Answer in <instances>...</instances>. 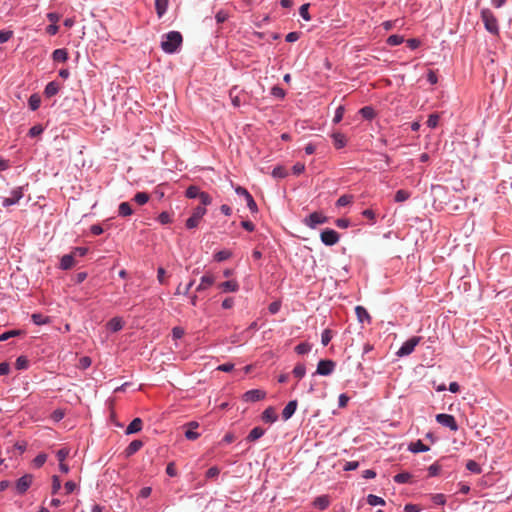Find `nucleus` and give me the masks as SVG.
Segmentation results:
<instances>
[{
  "label": "nucleus",
  "instance_id": "42",
  "mask_svg": "<svg viewBox=\"0 0 512 512\" xmlns=\"http://www.w3.org/2000/svg\"><path fill=\"white\" fill-rule=\"evenodd\" d=\"M359 112L362 115V117L366 119H372L375 116L374 109L369 106L362 108Z\"/></svg>",
  "mask_w": 512,
  "mask_h": 512
},
{
  "label": "nucleus",
  "instance_id": "4",
  "mask_svg": "<svg viewBox=\"0 0 512 512\" xmlns=\"http://www.w3.org/2000/svg\"><path fill=\"white\" fill-rule=\"evenodd\" d=\"M420 340L421 338L418 336H414L408 339L397 351V356L403 357L411 354L414 351L415 347L419 344Z\"/></svg>",
  "mask_w": 512,
  "mask_h": 512
},
{
  "label": "nucleus",
  "instance_id": "41",
  "mask_svg": "<svg viewBox=\"0 0 512 512\" xmlns=\"http://www.w3.org/2000/svg\"><path fill=\"white\" fill-rule=\"evenodd\" d=\"M305 373H306V368H305L304 364L299 363L293 369L294 376L299 378V379L304 377Z\"/></svg>",
  "mask_w": 512,
  "mask_h": 512
},
{
  "label": "nucleus",
  "instance_id": "62",
  "mask_svg": "<svg viewBox=\"0 0 512 512\" xmlns=\"http://www.w3.org/2000/svg\"><path fill=\"white\" fill-rule=\"evenodd\" d=\"M158 220L160 221V223L162 224H168L171 222V217L170 215L167 213V212H162L159 217H158Z\"/></svg>",
  "mask_w": 512,
  "mask_h": 512
},
{
  "label": "nucleus",
  "instance_id": "43",
  "mask_svg": "<svg viewBox=\"0 0 512 512\" xmlns=\"http://www.w3.org/2000/svg\"><path fill=\"white\" fill-rule=\"evenodd\" d=\"M29 361L26 357L20 356L16 359L15 366L18 370H23L28 367Z\"/></svg>",
  "mask_w": 512,
  "mask_h": 512
},
{
  "label": "nucleus",
  "instance_id": "5",
  "mask_svg": "<svg viewBox=\"0 0 512 512\" xmlns=\"http://www.w3.org/2000/svg\"><path fill=\"white\" fill-rule=\"evenodd\" d=\"M436 421L439 424L450 428V430H452V431L458 430V425H457V422L453 415L444 414V413L438 414V415H436Z\"/></svg>",
  "mask_w": 512,
  "mask_h": 512
},
{
  "label": "nucleus",
  "instance_id": "51",
  "mask_svg": "<svg viewBox=\"0 0 512 512\" xmlns=\"http://www.w3.org/2000/svg\"><path fill=\"white\" fill-rule=\"evenodd\" d=\"M351 202H352V196H350V195H342L337 200V206H340V207L346 206V205L350 204Z\"/></svg>",
  "mask_w": 512,
  "mask_h": 512
},
{
  "label": "nucleus",
  "instance_id": "45",
  "mask_svg": "<svg viewBox=\"0 0 512 512\" xmlns=\"http://www.w3.org/2000/svg\"><path fill=\"white\" fill-rule=\"evenodd\" d=\"M404 41V38L399 35H391L387 39V43L391 46H397Z\"/></svg>",
  "mask_w": 512,
  "mask_h": 512
},
{
  "label": "nucleus",
  "instance_id": "35",
  "mask_svg": "<svg viewBox=\"0 0 512 512\" xmlns=\"http://www.w3.org/2000/svg\"><path fill=\"white\" fill-rule=\"evenodd\" d=\"M367 503L371 506H376V505H384L385 504V500L379 496H376V495H373V494H369L367 496Z\"/></svg>",
  "mask_w": 512,
  "mask_h": 512
},
{
  "label": "nucleus",
  "instance_id": "2",
  "mask_svg": "<svg viewBox=\"0 0 512 512\" xmlns=\"http://www.w3.org/2000/svg\"><path fill=\"white\" fill-rule=\"evenodd\" d=\"M481 18L488 32L493 35H497L499 33L498 21L491 10L483 9L481 11Z\"/></svg>",
  "mask_w": 512,
  "mask_h": 512
},
{
  "label": "nucleus",
  "instance_id": "15",
  "mask_svg": "<svg viewBox=\"0 0 512 512\" xmlns=\"http://www.w3.org/2000/svg\"><path fill=\"white\" fill-rule=\"evenodd\" d=\"M297 401L296 400H292L290 401L283 409L282 411V417L284 420H288L289 418L292 417V415L295 413L296 411V408H297Z\"/></svg>",
  "mask_w": 512,
  "mask_h": 512
},
{
  "label": "nucleus",
  "instance_id": "3",
  "mask_svg": "<svg viewBox=\"0 0 512 512\" xmlns=\"http://www.w3.org/2000/svg\"><path fill=\"white\" fill-rule=\"evenodd\" d=\"M207 210L203 206H197L194 210L192 215L186 220V227L188 229L196 228L203 216L206 214Z\"/></svg>",
  "mask_w": 512,
  "mask_h": 512
},
{
  "label": "nucleus",
  "instance_id": "27",
  "mask_svg": "<svg viewBox=\"0 0 512 512\" xmlns=\"http://www.w3.org/2000/svg\"><path fill=\"white\" fill-rule=\"evenodd\" d=\"M55 62H65L68 59V53L65 49H56L52 53Z\"/></svg>",
  "mask_w": 512,
  "mask_h": 512
},
{
  "label": "nucleus",
  "instance_id": "55",
  "mask_svg": "<svg viewBox=\"0 0 512 512\" xmlns=\"http://www.w3.org/2000/svg\"><path fill=\"white\" fill-rule=\"evenodd\" d=\"M13 37V31H0V43H5Z\"/></svg>",
  "mask_w": 512,
  "mask_h": 512
},
{
  "label": "nucleus",
  "instance_id": "58",
  "mask_svg": "<svg viewBox=\"0 0 512 512\" xmlns=\"http://www.w3.org/2000/svg\"><path fill=\"white\" fill-rule=\"evenodd\" d=\"M47 456L45 454H39L34 459V464L36 467H41L46 462Z\"/></svg>",
  "mask_w": 512,
  "mask_h": 512
},
{
  "label": "nucleus",
  "instance_id": "33",
  "mask_svg": "<svg viewBox=\"0 0 512 512\" xmlns=\"http://www.w3.org/2000/svg\"><path fill=\"white\" fill-rule=\"evenodd\" d=\"M149 198H150V196H149L148 193H146V192H138L134 196V201L138 205H144V204H146L149 201Z\"/></svg>",
  "mask_w": 512,
  "mask_h": 512
},
{
  "label": "nucleus",
  "instance_id": "59",
  "mask_svg": "<svg viewBox=\"0 0 512 512\" xmlns=\"http://www.w3.org/2000/svg\"><path fill=\"white\" fill-rule=\"evenodd\" d=\"M432 500L435 504H438V505H444L446 502V498L443 494L433 495Z\"/></svg>",
  "mask_w": 512,
  "mask_h": 512
},
{
  "label": "nucleus",
  "instance_id": "18",
  "mask_svg": "<svg viewBox=\"0 0 512 512\" xmlns=\"http://www.w3.org/2000/svg\"><path fill=\"white\" fill-rule=\"evenodd\" d=\"M74 258H75V256L72 253L64 255L61 258L60 267L63 270H68V269L72 268L75 265Z\"/></svg>",
  "mask_w": 512,
  "mask_h": 512
},
{
  "label": "nucleus",
  "instance_id": "44",
  "mask_svg": "<svg viewBox=\"0 0 512 512\" xmlns=\"http://www.w3.org/2000/svg\"><path fill=\"white\" fill-rule=\"evenodd\" d=\"M309 6L310 4L306 3V4H303L300 9H299V13L301 15V17L306 20V21H310L311 20V16L309 14Z\"/></svg>",
  "mask_w": 512,
  "mask_h": 512
},
{
  "label": "nucleus",
  "instance_id": "20",
  "mask_svg": "<svg viewBox=\"0 0 512 512\" xmlns=\"http://www.w3.org/2000/svg\"><path fill=\"white\" fill-rule=\"evenodd\" d=\"M142 429V420L140 418H135L126 428V434L137 433Z\"/></svg>",
  "mask_w": 512,
  "mask_h": 512
},
{
  "label": "nucleus",
  "instance_id": "40",
  "mask_svg": "<svg viewBox=\"0 0 512 512\" xmlns=\"http://www.w3.org/2000/svg\"><path fill=\"white\" fill-rule=\"evenodd\" d=\"M466 468H467V470H469L472 473H475V474L481 473V467L474 460H469L466 464Z\"/></svg>",
  "mask_w": 512,
  "mask_h": 512
},
{
  "label": "nucleus",
  "instance_id": "37",
  "mask_svg": "<svg viewBox=\"0 0 512 512\" xmlns=\"http://www.w3.org/2000/svg\"><path fill=\"white\" fill-rule=\"evenodd\" d=\"M200 191L199 187L191 185L186 189V197L193 199L199 197Z\"/></svg>",
  "mask_w": 512,
  "mask_h": 512
},
{
  "label": "nucleus",
  "instance_id": "6",
  "mask_svg": "<svg viewBox=\"0 0 512 512\" xmlns=\"http://www.w3.org/2000/svg\"><path fill=\"white\" fill-rule=\"evenodd\" d=\"M321 241L327 246H333L339 241V234L332 229H326L321 232Z\"/></svg>",
  "mask_w": 512,
  "mask_h": 512
},
{
  "label": "nucleus",
  "instance_id": "30",
  "mask_svg": "<svg viewBox=\"0 0 512 512\" xmlns=\"http://www.w3.org/2000/svg\"><path fill=\"white\" fill-rule=\"evenodd\" d=\"M118 213L122 217H127L133 214L131 205L128 202H122L119 205Z\"/></svg>",
  "mask_w": 512,
  "mask_h": 512
},
{
  "label": "nucleus",
  "instance_id": "17",
  "mask_svg": "<svg viewBox=\"0 0 512 512\" xmlns=\"http://www.w3.org/2000/svg\"><path fill=\"white\" fill-rule=\"evenodd\" d=\"M219 288L223 292H236L239 289V284L235 280H229L219 284Z\"/></svg>",
  "mask_w": 512,
  "mask_h": 512
},
{
  "label": "nucleus",
  "instance_id": "34",
  "mask_svg": "<svg viewBox=\"0 0 512 512\" xmlns=\"http://www.w3.org/2000/svg\"><path fill=\"white\" fill-rule=\"evenodd\" d=\"M31 318L36 325H43L49 323V317L44 316L43 314L40 313L32 314Z\"/></svg>",
  "mask_w": 512,
  "mask_h": 512
},
{
  "label": "nucleus",
  "instance_id": "9",
  "mask_svg": "<svg viewBox=\"0 0 512 512\" xmlns=\"http://www.w3.org/2000/svg\"><path fill=\"white\" fill-rule=\"evenodd\" d=\"M23 197V188L17 187L13 189L10 193L9 197H6L2 201V205L4 207H8L10 205H14L19 202V200Z\"/></svg>",
  "mask_w": 512,
  "mask_h": 512
},
{
  "label": "nucleus",
  "instance_id": "38",
  "mask_svg": "<svg viewBox=\"0 0 512 512\" xmlns=\"http://www.w3.org/2000/svg\"><path fill=\"white\" fill-rule=\"evenodd\" d=\"M428 128H435L440 124V116L438 114H431L426 122Z\"/></svg>",
  "mask_w": 512,
  "mask_h": 512
},
{
  "label": "nucleus",
  "instance_id": "1",
  "mask_svg": "<svg viewBox=\"0 0 512 512\" xmlns=\"http://www.w3.org/2000/svg\"><path fill=\"white\" fill-rule=\"evenodd\" d=\"M182 35L178 31H171L164 35L161 48L169 54L175 53L182 44Z\"/></svg>",
  "mask_w": 512,
  "mask_h": 512
},
{
  "label": "nucleus",
  "instance_id": "64",
  "mask_svg": "<svg viewBox=\"0 0 512 512\" xmlns=\"http://www.w3.org/2000/svg\"><path fill=\"white\" fill-rule=\"evenodd\" d=\"M88 249L86 247H76L71 253L74 254V256H84L86 255Z\"/></svg>",
  "mask_w": 512,
  "mask_h": 512
},
{
  "label": "nucleus",
  "instance_id": "50",
  "mask_svg": "<svg viewBox=\"0 0 512 512\" xmlns=\"http://www.w3.org/2000/svg\"><path fill=\"white\" fill-rule=\"evenodd\" d=\"M68 455H69V449H67V448H61L56 453L59 463L64 462L65 459L68 457Z\"/></svg>",
  "mask_w": 512,
  "mask_h": 512
},
{
  "label": "nucleus",
  "instance_id": "26",
  "mask_svg": "<svg viewBox=\"0 0 512 512\" xmlns=\"http://www.w3.org/2000/svg\"><path fill=\"white\" fill-rule=\"evenodd\" d=\"M168 3V0H155V9L159 18L165 14L168 8Z\"/></svg>",
  "mask_w": 512,
  "mask_h": 512
},
{
  "label": "nucleus",
  "instance_id": "61",
  "mask_svg": "<svg viewBox=\"0 0 512 512\" xmlns=\"http://www.w3.org/2000/svg\"><path fill=\"white\" fill-rule=\"evenodd\" d=\"M299 38H300L299 32H290L286 35V41L290 42V43L297 41Z\"/></svg>",
  "mask_w": 512,
  "mask_h": 512
},
{
  "label": "nucleus",
  "instance_id": "47",
  "mask_svg": "<svg viewBox=\"0 0 512 512\" xmlns=\"http://www.w3.org/2000/svg\"><path fill=\"white\" fill-rule=\"evenodd\" d=\"M311 346L308 343H300L295 347V351L300 354H306L310 351Z\"/></svg>",
  "mask_w": 512,
  "mask_h": 512
},
{
  "label": "nucleus",
  "instance_id": "22",
  "mask_svg": "<svg viewBox=\"0 0 512 512\" xmlns=\"http://www.w3.org/2000/svg\"><path fill=\"white\" fill-rule=\"evenodd\" d=\"M59 91V84L55 81L49 82L44 90V95L48 98L53 97Z\"/></svg>",
  "mask_w": 512,
  "mask_h": 512
},
{
  "label": "nucleus",
  "instance_id": "25",
  "mask_svg": "<svg viewBox=\"0 0 512 512\" xmlns=\"http://www.w3.org/2000/svg\"><path fill=\"white\" fill-rule=\"evenodd\" d=\"M355 312H356V315H357V318H358L359 322L363 323L365 321H367V322L371 321V317H370L369 313L367 312V310L364 307L357 306L355 308Z\"/></svg>",
  "mask_w": 512,
  "mask_h": 512
},
{
  "label": "nucleus",
  "instance_id": "24",
  "mask_svg": "<svg viewBox=\"0 0 512 512\" xmlns=\"http://www.w3.org/2000/svg\"><path fill=\"white\" fill-rule=\"evenodd\" d=\"M330 504L329 498L326 495L319 496L315 498L313 505L319 510L326 509Z\"/></svg>",
  "mask_w": 512,
  "mask_h": 512
},
{
  "label": "nucleus",
  "instance_id": "11",
  "mask_svg": "<svg viewBox=\"0 0 512 512\" xmlns=\"http://www.w3.org/2000/svg\"><path fill=\"white\" fill-rule=\"evenodd\" d=\"M327 217L322 213L314 212L309 215L308 218L305 219V224L310 228H315L319 224H324L327 222Z\"/></svg>",
  "mask_w": 512,
  "mask_h": 512
},
{
  "label": "nucleus",
  "instance_id": "31",
  "mask_svg": "<svg viewBox=\"0 0 512 512\" xmlns=\"http://www.w3.org/2000/svg\"><path fill=\"white\" fill-rule=\"evenodd\" d=\"M41 104V97L38 94H32L28 100V106L32 111L37 110Z\"/></svg>",
  "mask_w": 512,
  "mask_h": 512
},
{
  "label": "nucleus",
  "instance_id": "10",
  "mask_svg": "<svg viewBox=\"0 0 512 512\" xmlns=\"http://www.w3.org/2000/svg\"><path fill=\"white\" fill-rule=\"evenodd\" d=\"M266 397V392L260 389H253L245 392L242 399L245 402H257L263 400Z\"/></svg>",
  "mask_w": 512,
  "mask_h": 512
},
{
  "label": "nucleus",
  "instance_id": "14",
  "mask_svg": "<svg viewBox=\"0 0 512 512\" xmlns=\"http://www.w3.org/2000/svg\"><path fill=\"white\" fill-rule=\"evenodd\" d=\"M215 283V277L212 274H205L201 277L197 291H203L211 287Z\"/></svg>",
  "mask_w": 512,
  "mask_h": 512
},
{
  "label": "nucleus",
  "instance_id": "7",
  "mask_svg": "<svg viewBox=\"0 0 512 512\" xmlns=\"http://www.w3.org/2000/svg\"><path fill=\"white\" fill-rule=\"evenodd\" d=\"M335 368V362L330 359L320 360L317 365L316 373L319 375H330Z\"/></svg>",
  "mask_w": 512,
  "mask_h": 512
},
{
  "label": "nucleus",
  "instance_id": "21",
  "mask_svg": "<svg viewBox=\"0 0 512 512\" xmlns=\"http://www.w3.org/2000/svg\"><path fill=\"white\" fill-rule=\"evenodd\" d=\"M408 449L413 453H419L428 451L429 447L425 445L421 440H417L416 442L410 443Z\"/></svg>",
  "mask_w": 512,
  "mask_h": 512
},
{
  "label": "nucleus",
  "instance_id": "28",
  "mask_svg": "<svg viewBox=\"0 0 512 512\" xmlns=\"http://www.w3.org/2000/svg\"><path fill=\"white\" fill-rule=\"evenodd\" d=\"M264 429L261 427L253 428L249 435L247 436V440L250 442L256 441L264 435Z\"/></svg>",
  "mask_w": 512,
  "mask_h": 512
},
{
  "label": "nucleus",
  "instance_id": "29",
  "mask_svg": "<svg viewBox=\"0 0 512 512\" xmlns=\"http://www.w3.org/2000/svg\"><path fill=\"white\" fill-rule=\"evenodd\" d=\"M235 92H236V88L231 89L230 93H229V96L231 98L232 105L234 107H240L242 101L245 100V97H244V95L241 96L239 94H235Z\"/></svg>",
  "mask_w": 512,
  "mask_h": 512
},
{
  "label": "nucleus",
  "instance_id": "57",
  "mask_svg": "<svg viewBox=\"0 0 512 512\" xmlns=\"http://www.w3.org/2000/svg\"><path fill=\"white\" fill-rule=\"evenodd\" d=\"M335 224L340 229H346L350 226V221L346 218H341V219H337Z\"/></svg>",
  "mask_w": 512,
  "mask_h": 512
},
{
  "label": "nucleus",
  "instance_id": "49",
  "mask_svg": "<svg viewBox=\"0 0 512 512\" xmlns=\"http://www.w3.org/2000/svg\"><path fill=\"white\" fill-rule=\"evenodd\" d=\"M20 330H10L0 335V342L8 340L10 337L19 335Z\"/></svg>",
  "mask_w": 512,
  "mask_h": 512
},
{
  "label": "nucleus",
  "instance_id": "16",
  "mask_svg": "<svg viewBox=\"0 0 512 512\" xmlns=\"http://www.w3.org/2000/svg\"><path fill=\"white\" fill-rule=\"evenodd\" d=\"M278 416L273 407L266 408L262 413V420L266 423H274Z\"/></svg>",
  "mask_w": 512,
  "mask_h": 512
},
{
  "label": "nucleus",
  "instance_id": "60",
  "mask_svg": "<svg viewBox=\"0 0 512 512\" xmlns=\"http://www.w3.org/2000/svg\"><path fill=\"white\" fill-rule=\"evenodd\" d=\"M220 471L217 467H211L206 472L207 478H216L219 475Z\"/></svg>",
  "mask_w": 512,
  "mask_h": 512
},
{
  "label": "nucleus",
  "instance_id": "32",
  "mask_svg": "<svg viewBox=\"0 0 512 512\" xmlns=\"http://www.w3.org/2000/svg\"><path fill=\"white\" fill-rule=\"evenodd\" d=\"M412 475L408 472L399 473L394 476V481L399 484L410 482Z\"/></svg>",
  "mask_w": 512,
  "mask_h": 512
},
{
  "label": "nucleus",
  "instance_id": "19",
  "mask_svg": "<svg viewBox=\"0 0 512 512\" xmlns=\"http://www.w3.org/2000/svg\"><path fill=\"white\" fill-rule=\"evenodd\" d=\"M142 447L143 442L141 440H133L125 449V454L127 457H129L140 450Z\"/></svg>",
  "mask_w": 512,
  "mask_h": 512
},
{
  "label": "nucleus",
  "instance_id": "48",
  "mask_svg": "<svg viewBox=\"0 0 512 512\" xmlns=\"http://www.w3.org/2000/svg\"><path fill=\"white\" fill-rule=\"evenodd\" d=\"M410 197V194L405 190H398L395 194L396 202H403Z\"/></svg>",
  "mask_w": 512,
  "mask_h": 512
},
{
  "label": "nucleus",
  "instance_id": "52",
  "mask_svg": "<svg viewBox=\"0 0 512 512\" xmlns=\"http://www.w3.org/2000/svg\"><path fill=\"white\" fill-rule=\"evenodd\" d=\"M343 114H344V108L342 106H339L336 109L335 115L333 117V124L334 125L338 124L341 121V119L343 117Z\"/></svg>",
  "mask_w": 512,
  "mask_h": 512
},
{
  "label": "nucleus",
  "instance_id": "63",
  "mask_svg": "<svg viewBox=\"0 0 512 512\" xmlns=\"http://www.w3.org/2000/svg\"><path fill=\"white\" fill-rule=\"evenodd\" d=\"M185 437L188 440H196L199 437V433L195 432L193 429H187L185 432Z\"/></svg>",
  "mask_w": 512,
  "mask_h": 512
},
{
  "label": "nucleus",
  "instance_id": "36",
  "mask_svg": "<svg viewBox=\"0 0 512 512\" xmlns=\"http://www.w3.org/2000/svg\"><path fill=\"white\" fill-rule=\"evenodd\" d=\"M231 256H232L231 251H229V250H221V251L217 252L214 255V259L217 262H222V261H225V260L229 259Z\"/></svg>",
  "mask_w": 512,
  "mask_h": 512
},
{
  "label": "nucleus",
  "instance_id": "53",
  "mask_svg": "<svg viewBox=\"0 0 512 512\" xmlns=\"http://www.w3.org/2000/svg\"><path fill=\"white\" fill-rule=\"evenodd\" d=\"M198 198L200 199L201 204L203 205V207L211 204L212 199H211L210 195L207 194L206 192H201L199 194Z\"/></svg>",
  "mask_w": 512,
  "mask_h": 512
},
{
  "label": "nucleus",
  "instance_id": "54",
  "mask_svg": "<svg viewBox=\"0 0 512 512\" xmlns=\"http://www.w3.org/2000/svg\"><path fill=\"white\" fill-rule=\"evenodd\" d=\"M61 488V481L58 476L54 475L52 477V493L56 494Z\"/></svg>",
  "mask_w": 512,
  "mask_h": 512
},
{
  "label": "nucleus",
  "instance_id": "39",
  "mask_svg": "<svg viewBox=\"0 0 512 512\" xmlns=\"http://www.w3.org/2000/svg\"><path fill=\"white\" fill-rule=\"evenodd\" d=\"M287 175V170L283 166H277L272 171V176L275 178H285Z\"/></svg>",
  "mask_w": 512,
  "mask_h": 512
},
{
  "label": "nucleus",
  "instance_id": "23",
  "mask_svg": "<svg viewBox=\"0 0 512 512\" xmlns=\"http://www.w3.org/2000/svg\"><path fill=\"white\" fill-rule=\"evenodd\" d=\"M107 327L112 332H117L123 328V320L119 317H114L108 321Z\"/></svg>",
  "mask_w": 512,
  "mask_h": 512
},
{
  "label": "nucleus",
  "instance_id": "46",
  "mask_svg": "<svg viewBox=\"0 0 512 512\" xmlns=\"http://www.w3.org/2000/svg\"><path fill=\"white\" fill-rule=\"evenodd\" d=\"M332 339V332L329 329H325L321 335V343L323 346H327Z\"/></svg>",
  "mask_w": 512,
  "mask_h": 512
},
{
  "label": "nucleus",
  "instance_id": "56",
  "mask_svg": "<svg viewBox=\"0 0 512 512\" xmlns=\"http://www.w3.org/2000/svg\"><path fill=\"white\" fill-rule=\"evenodd\" d=\"M271 94L275 97L283 98L285 96V91L279 86H274L271 89Z\"/></svg>",
  "mask_w": 512,
  "mask_h": 512
},
{
  "label": "nucleus",
  "instance_id": "12",
  "mask_svg": "<svg viewBox=\"0 0 512 512\" xmlns=\"http://www.w3.org/2000/svg\"><path fill=\"white\" fill-rule=\"evenodd\" d=\"M33 481V476L31 474H26L19 478L16 482V489L19 494H24L29 487L31 486Z\"/></svg>",
  "mask_w": 512,
  "mask_h": 512
},
{
  "label": "nucleus",
  "instance_id": "8",
  "mask_svg": "<svg viewBox=\"0 0 512 512\" xmlns=\"http://www.w3.org/2000/svg\"><path fill=\"white\" fill-rule=\"evenodd\" d=\"M235 191L238 195L243 196L245 198L247 206L252 213H256L258 211L256 202L254 201L251 194L245 188L239 186L235 189Z\"/></svg>",
  "mask_w": 512,
  "mask_h": 512
},
{
  "label": "nucleus",
  "instance_id": "13",
  "mask_svg": "<svg viewBox=\"0 0 512 512\" xmlns=\"http://www.w3.org/2000/svg\"><path fill=\"white\" fill-rule=\"evenodd\" d=\"M330 136L333 139L335 148L337 149L343 148L348 141L347 136L340 130L334 131Z\"/></svg>",
  "mask_w": 512,
  "mask_h": 512
}]
</instances>
